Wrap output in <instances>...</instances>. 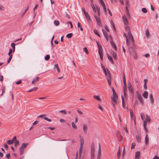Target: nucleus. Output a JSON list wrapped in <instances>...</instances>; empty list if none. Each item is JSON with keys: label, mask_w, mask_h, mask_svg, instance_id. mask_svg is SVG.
<instances>
[{"label": "nucleus", "mask_w": 159, "mask_h": 159, "mask_svg": "<svg viewBox=\"0 0 159 159\" xmlns=\"http://www.w3.org/2000/svg\"><path fill=\"white\" fill-rule=\"evenodd\" d=\"M121 98H122V106H123V107L124 108H125V101H124V97H123V96H121Z\"/></svg>", "instance_id": "obj_25"}, {"label": "nucleus", "mask_w": 159, "mask_h": 159, "mask_svg": "<svg viewBox=\"0 0 159 159\" xmlns=\"http://www.w3.org/2000/svg\"><path fill=\"white\" fill-rule=\"evenodd\" d=\"M142 95L145 98H147L148 96V92L147 91H144Z\"/></svg>", "instance_id": "obj_14"}, {"label": "nucleus", "mask_w": 159, "mask_h": 159, "mask_svg": "<svg viewBox=\"0 0 159 159\" xmlns=\"http://www.w3.org/2000/svg\"><path fill=\"white\" fill-rule=\"evenodd\" d=\"M94 16L95 18L96 21L97 22L99 26L101 25L100 20V18L98 16H97L95 14L94 15Z\"/></svg>", "instance_id": "obj_7"}, {"label": "nucleus", "mask_w": 159, "mask_h": 159, "mask_svg": "<svg viewBox=\"0 0 159 159\" xmlns=\"http://www.w3.org/2000/svg\"><path fill=\"white\" fill-rule=\"evenodd\" d=\"M93 32L94 33L96 34L98 36H99V37H100V35L98 34V32L97 30L96 29H94V30H93Z\"/></svg>", "instance_id": "obj_31"}, {"label": "nucleus", "mask_w": 159, "mask_h": 159, "mask_svg": "<svg viewBox=\"0 0 159 159\" xmlns=\"http://www.w3.org/2000/svg\"><path fill=\"white\" fill-rule=\"evenodd\" d=\"M54 23L56 26H57L59 24V22L58 20H55L54 22Z\"/></svg>", "instance_id": "obj_43"}, {"label": "nucleus", "mask_w": 159, "mask_h": 159, "mask_svg": "<svg viewBox=\"0 0 159 159\" xmlns=\"http://www.w3.org/2000/svg\"><path fill=\"white\" fill-rule=\"evenodd\" d=\"M54 67L57 69V70L58 73H59L60 72V70L57 64L54 65Z\"/></svg>", "instance_id": "obj_29"}, {"label": "nucleus", "mask_w": 159, "mask_h": 159, "mask_svg": "<svg viewBox=\"0 0 159 159\" xmlns=\"http://www.w3.org/2000/svg\"><path fill=\"white\" fill-rule=\"evenodd\" d=\"M50 58V56L49 54L47 55L45 57V59L46 61L48 60Z\"/></svg>", "instance_id": "obj_42"}, {"label": "nucleus", "mask_w": 159, "mask_h": 159, "mask_svg": "<svg viewBox=\"0 0 159 159\" xmlns=\"http://www.w3.org/2000/svg\"><path fill=\"white\" fill-rule=\"evenodd\" d=\"M111 54L112 55V56L115 59H117V56L116 54V52L114 51L111 52Z\"/></svg>", "instance_id": "obj_18"}, {"label": "nucleus", "mask_w": 159, "mask_h": 159, "mask_svg": "<svg viewBox=\"0 0 159 159\" xmlns=\"http://www.w3.org/2000/svg\"><path fill=\"white\" fill-rule=\"evenodd\" d=\"M101 147L100 143L98 144V155L97 159H100L101 157Z\"/></svg>", "instance_id": "obj_5"}, {"label": "nucleus", "mask_w": 159, "mask_h": 159, "mask_svg": "<svg viewBox=\"0 0 159 159\" xmlns=\"http://www.w3.org/2000/svg\"><path fill=\"white\" fill-rule=\"evenodd\" d=\"M7 144L9 145H11L13 143V140H9L7 142Z\"/></svg>", "instance_id": "obj_39"}, {"label": "nucleus", "mask_w": 159, "mask_h": 159, "mask_svg": "<svg viewBox=\"0 0 159 159\" xmlns=\"http://www.w3.org/2000/svg\"><path fill=\"white\" fill-rule=\"evenodd\" d=\"M95 148L93 146L91 147V159H94Z\"/></svg>", "instance_id": "obj_4"}, {"label": "nucleus", "mask_w": 159, "mask_h": 159, "mask_svg": "<svg viewBox=\"0 0 159 159\" xmlns=\"http://www.w3.org/2000/svg\"><path fill=\"white\" fill-rule=\"evenodd\" d=\"M130 117L131 118L133 117L134 116V114L133 112V111L132 110H130Z\"/></svg>", "instance_id": "obj_45"}, {"label": "nucleus", "mask_w": 159, "mask_h": 159, "mask_svg": "<svg viewBox=\"0 0 159 159\" xmlns=\"http://www.w3.org/2000/svg\"><path fill=\"white\" fill-rule=\"evenodd\" d=\"M11 46L13 48V52H14L15 51V44L14 43H12L11 44Z\"/></svg>", "instance_id": "obj_27"}, {"label": "nucleus", "mask_w": 159, "mask_h": 159, "mask_svg": "<svg viewBox=\"0 0 159 159\" xmlns=\"http://www.w3.org/2000/svg\"><path fill=\"white\" fill-rule=\"evenodd\" d=\"M14 143L15 146L16 147L17 146L19 145V142L18 140H15Z\"/></svg>", "instance_id": "obj_33"}, {"label": "nucleus", "mask_w": 159, "mask_h": 159, "mask_svg": "<svg viewBox=\"0 0 159 159\" xmlns=\"http://www.w3.org/2000/svg\"><path fill=\"white\" fill-rule=\"evenodd\" d=\"M28 145V143H22V146L20 147L19 148V151L20 154L22 155L24 152V149Z\"/></svg>", "instance_id": "obj_2"}, {"label": "nucleus", "mask_w": 159, "mask_h": 159, "mask_svg": "<svg viewBox=\"0 0 159 159\" xmlns=\"http://www.w3.org/2000/svg\"><path fill=\"white\" fill-rule=\"evenodd\" d=\"M127 31V33H128V34L129 37L131 39L132 42L134 43V39H133V36L132 34H131V33L130 30H128Z\"/></svg>", "instance_id": "obj_9"}, {"label": "nucleus", "mask_w": 159, "mask_h": 159, "mask_svg": "<svg viewBox=\"0 0 159 159\" xmlns=\"http://www.w3.org/2000/svg\"><path fill=\"white\" fill-rule=\"evenodd\" d=\"M117 157L118 158H119L120 156V147H119V149L118 151L117 152Z\"/></svg>", "instance_id": "obj_36"}, {"label": "nucleus", "mask_w": 159, "mask_h": 159, "mask_svg": "<svg viewBox=\"0 0 159 159\" xmlns=\"http://www.w3.org/2000/svg\"><path fill=\"white\" fill-rule=\"evenodd\" d=\"M144 88L145 90L147 89V84H146V83H144Z\"/></svg>", "instance_id": "obj_58"}, {"label": "nucleus", "mask_w": 159, "mask_h": 159, "mask_svg": "<svg viewBox=\"0 0 159 159\" xmlns=\"http://www.w3.org/2000/svg\"><path fill=\"white\" fill-rule=\"evenodd\" d=\"M4 147L6 149H8V146L7 145V144H4Z\"/></svg>", "instance_id": "obj_63"}, {"label": "nucleus", "mask_w": 159, "mask_h": 159, "mask_svg": "<svg viewBox=\"0 0 159 159\" xmlns=\"http://www.w3.org/2000/svg\"><path fill=\"white\" fill-rule=\"evenodd\" d=\"M126 8L127 9H128L127 7L129 6L128 0H126Z\"/></svg>", "instance_id": "obj_46"}, {"label": "nucleus", "mask_w": 159, "mask_h": 159, "mask_svg": "<svg viewBox=\"0 0 159 159\" xmlns=\"http://www.w3.org/2000/svg\"><path fill=\"white\" fill-rule=\"evenodd\" d=\"M39 78L38 77H37L36 78H35L32 81V84H34V82H36L39 81Z\"/></svg>", "instance_id": "obj_19"}, {"label": "nucleus", "mask_w": 159, "mask_h": 159, "mask_svg": "<svg viewBox=\"0 0 159 159\" xmlns=\"http://www.w3.org/2000/svg\"><path fill=\"white\" fill-rule=\"evenodd\" d=\"M107 55L108 59L111 61V63L113 64L114 62L112 57L107 53Z\"/></svg>", "instance_id": "obj_15"}, {"label": "nucleus", "mask_w": 159, "mask_h": 159, "mask_svg": "<svg viewBox=\"0 0 159 159\" xmlns=\"http://www.w3.org/2000/svg\"><path fill=\"white\" fill-rule=\"evenodd\" d=\"M136 137L137 141L139 143H140L141 142V138L140 136L139 135H136Z\"/></svg>", "instance_id": "obj_24"}, {"label": "nucleus", "mask_w": 159, "mask_h": 159, "mask_svg": "<svg viewBox=\"0 0 159 159\" xmlns=\"http://www.w3.org/2000/svg\"><path fill=\"white\" fill-rule=\"evenodd\" d=\"M4 10V7L1 5H0V11L3 10Z\"/></svg>", "instance_id": "obj_59"}, {"label": "nucleus", "mask_w": 159, "mask_h": 159, "mask_svg": "<svg viewBox=\"0 0 159 159\" xmlns=\"http://www.w3.org/2000/svg\"><path fill=\"white\" fill-rule=\"evenodd\" d=\"M67 23L70 24V28H73L72 24V22L71 21H69L67 22Z\"/></svg>", "instance_id": "obj_52"}, {"label": "nucleus", "mask_w": 159, "mask_h": 159, "mask_svg": "<svg viewBox=\"0 0 159 159\" xmlns=\"http://www.w3.org/2000/svg\"><path fill=\"white\" fill-rule=\"evenodd\" d=\"M96 9L97 11H100V9L99 7L98 6H96Z\"/></svg>", "instance_id": "obj_55"}, {"label": "nucleus", "mask_w": 159, "mask_h": 159, "mask_svg": "<svg viewBox=\"0 0 159 159\" xmlns=\"http://www.w3.org/2000/svg\"><path fill=\"white\" fill-rule=\"evenodd\" d=\"M146 35L148 37L149 35V33L148 30L146 31Z\"/></svg>", "instance_id": "obj_57"}, {"label": "nucleus", "mask_w": 159, "mask_h": 159, "mask_svg": "<svg viewBox=\"0 0 159 159\" xmlns=\"http://www.w3.org/2000/svg\"><path fill=\"white\" fill-rule=\"evenodd\" d=\"M147 122H148L146 121V120H143V127L144 129H145L146 132L148 131V129H147L146 127Z\"/></svg>", "instance_id": "obj_17"}, {"label": "nucleus", "mask_w": 159, "mask_h": 159, "mask_svg": "<svg viewBox=\"0 0 159 159\" xmlns=\"http://www.w3.org/2000/svg\"><path fill=\"white\" fill-rule=\"evenodd\" d=\"M99 1L100 2V3H101V4H102V6H103V5H105L104 2H103V1L102 0H101Z\"/></svg>", "instance_id": "obj_61"}, {"label": "nucleus", "mask_w": 159, "mask_h": 159, "mask_svg": "<svg viewBox=\"0 0 159 159\" xmlns=\"http://www.w3.org/2000/svg\"><path fill=\"white\" fill-rule=\"evenodd\" d=\"M59 112V113H61L64 115H66L67 114V112L65 110L60 111Z\"/></svg>", "instance_id": "obj_35"}, {"label": "nucleus", "mask_w": 159, "mask_h": 159, "mask_svg": "<svg viewBox=\"0 0 159 159\" xmlns=\"http://www.w3.org/2000/svg\"><path fill=\"white\" fill-rule=\"evenodd\" d=\"M124 35L126 37V44H127L128 45H129V42H128V37L126 35V34H124Z\"/></svg>", "instance_id": "obj_38"}, {"label": "nucleus", "mask_w": 159, "mask_h": 159, "mask_svg": "<svg viewBox=\"0 0 159 159\" xmlns=\"http://www.w3.org/2000/svg\"><path fill=\"white\" fill-rule=\"evenodd\" d=\"M102 31L103 32V34L106 38L107 40H108V37L107 33V32L105 31L104 30H102Z\"/></svg>", "instance_id": "obj_12"}, {"label": "nucleus", "mask_w": 159, "mask_h": 159, "mask_svg": "<svg viewBox=\"0 0 159 159\" xmlns=\"http://www.w3.org/2000/svg\"><path fill=\"white\" fill-rule=\"evenodd\" d=\"M71 125L73 128L75 129H77V126L75 125L74 122H72L71 123Z\"/></svg>", "instance_id": "obj_30"}, {"label": "nucleus", "mask_w": 159, "mask_h": 159, "mask_svg": "<svg viewBox=\"0 0 159 159\" xmlns=\"http://www.w3.org/2000/svg\"><path fill=\"white\" fill-rule=\"evenodd\" d=\"M145 144L148 145L149 143V137L148 134H147L145 138Z\"/></svg>", "instance_id": "obj_13"}, {"label": "nucleus", "mask_w": 159, "mask_h": 159, "mask_svg": "<svg viewBox=\"0 0 159 159\" xmlns=\"http://www.w3.org/2000/svg\"><path fill=\"white\" fill-rule=\"evenodd\" d=\"M21 83V80H20L18 81L16 83V84H20Z\"/></svg>", "instance_id": "obj_56"}, {"label": "nucleus", "mask_w": 159, "mask_h": 159, "mask_svg": "<svg viewBox=\"0 0 159 159\" xmlns=\"http://www.w3.org/2000/svg\"><path fill=\"white\" fill-rule=\"evenodd\" d=\"M122 18L124 20V24L126 25H128V20L126 17L125 15H124L122 16Z\"/></svg>", "instance_id": "obj_8"}, {"label": "nucleus", "mask_w": 159, "mask_h": 159, "mask_svg": "<svg viewBox=\"0 0 159 159\" xmlns=\"http://www.w3.org/2000/svg\"><path fill=\"white\" fill-rule=\"evenodd\" d=\"M83 148L80 147V149L79 150V157H80L81 156V154L82 152V150H83Z\"/></svg>", "instance_id": "obj_28"}, {"label": "nucleus", "mask_w": 159, "mask_h": 159, "mask_svg": "<svg viewBox=\"0 0 159 159\" xmlns=\"http://www.w3.org/2000/svg\"><path fill=\"white\" fill-rule=\"evenodd\" d=\"M123 82L124 85L125 86H126V79H123Z\"/></svg>", "instance_id": "obj_60"}, {"label": "nucleus", "mask_w": 159, "mask_h": 159, "mask_svg": "<svg viewBox=\"0 0 159 159\" xmlns=\"http://www.w3.org/2000/svg\"><path fill=\"white\" fill-rule=\"evenodd\" d=\"M110 43L111 44V45L112 47L113 48H114V49L115 50H116L117 48H116V45L112 41H110Z\"/></svg>", "instance_id": "obj_16"}, {"label": "nucleus", "mask_w": 159, "mask_h": 159, "mask_svg": "<svg viewBox=\"0 0 159 159\" xmlns=\"http://www.w3.org/2000/svg\"><path fill=\"white\" fill-rule=\"evenodd\" d=\"M140 116L142 120H144V118L145 117L144 115L142 113H141L140 114Z\"/></svg>", "instance_id": "obj_47"}, {"label": "nucleus", "mask_w": 159, "mask_h": 159, "mask_svg": "<svg viewBox=\"0 0 159 159\" xmlns=\"http://www.w3.org/2000/svg\"><path fill=\"white\" fill-rule=\"evenodd\" d=\"M137 97L138 99L139 100L141 104L142 105H143L144 104V102L143 100L142 97L141 96V95L139 94H137Z\"/></svg>", "instance_id": "obj_6"}, {"label": "nucleus", "mask_w": 159, "mask_h": 159, "mask_svg": "<svg viewBox=\"0 0 159 159\" xmlns=\"http://www.w3.org/2000/svg\"><path fill=\"white\" fill-rule=\"evenodd\" d=\"M126 26L125 27V29L127 31L129 30H130L129 28V26L126 25Z\"/></svg>", "instance_id": "obj_62"}, {"label": "nucleus", "mask_w": 159, "mask_h": 159, "mask_svg": "<svg viewBox=\"0 0 159 159\" xmlns=\"http://www.w3.org/2000/svg\"><path fill=\"white\" fill-rule=\"evenodd\" d=\"M88 127L86 125L84 124L83 126V130L85 134L87 133V129Z\"/></svg>", "instance_id": "obj_10"}, {"label": "nucleus", "mask_w": 159, "mask_h": 159, "mask_svg": "<svg viewBox=\"0 0 159 159\" xmlns=\"http://www.w3.org/2000/svg\"><path fill=\"white\" fill-rule=\"evenodd\" d=\"M93 97L94 98L97 99V100L101 101V100L100 99L99 96H98L94 95Z\"/></svg>", "instance_id": "obj_37"}, {"label": "nucleus", "mask_w": 159, "mask_h": 159, "mask_svg": "<svg viewBox=\"0 0 159 159\" xmlns=\"http://www.w3.org/2000/svg\"><path fill=\"white\" fill-rule=\"evenodd\" d=\"M83 50L87 54H88L89 51L86 48H84L83 49Z\"/></svg>", "instance_id": "obj_44"}, {"label": "nucleus", "mask_w": 159, "mask_h": 159, "mask_svg": "<svg viewBox=\"0 0 159 159\" xmlns=\"http://www.w3.org/2000/svg\"><path fill=\"white\" fill-rule=\"evenodd\" d=\"M136 145V144L135 143H133L132 144V145H131V149H134L135 146Z\"/></svg>", "instance_id": "obj_48"}, {"label": "nucleus", "mask_w": 159, "mask_h": 159, "mask_svg": "<svg viewBox=\"0 0 159 159\" xmlns=\"http://www.w3.org/2000/svg\"><path fill=\"white\" fill-rule=\"evenodd\" d=\"M80 143H84V139L83 137L80 136Z\"/></svg>", "instance_id": "obj_32"}, {"label": "nucleus", "mask_w": 159, "mask_h": 159, "mask_svg": "<svg viewBox=\"0 0 159 159\" xmlns=\"http://www.w3.org/2000/svg\"><path fill=\"white\" fill-rule=\"evenodd\" d=\"M98 53L99 54L102 53V46L98 48Z\"/></svg>", "instance_id": "obj_26"}, {"label": "nucleus", "mask_w": 159, "mask_h": 159, "mask_svg": "<svg viewBox=\"0 0 159 159\" xmlns=\"http://www.w3.org/2000/svg\"><path fill=\"white\" fill-rule=\"evenodd\" d=\"M129 51L131 55L134 56L135 55V53L134 51H131L130 49H129Z\"/></svg>", "instance_id": "obj_40"}, {"label": "nucleus", "mask_w": 159, "mask_h": 159, "mask_svg": "<svg viewBox=\"0 0 159 159\" xmlns=\"http://www.w3.org/2000/svg\"><path fill=\"white\" fill-rule=\"evenodd\" d=\"M44 119L45 120L48 121L49 122L51 121V120L49 118H48V117H45L44 118Z\"/></svg>", "instance_id": "obj_51"}, {"label": "nucleus", "mask_w": 159, "mask_h": 159, "mask_svg": "<svg viewBox=\"0 0 159 159\" xmlns=\"http://www.w3.org/2000/svg\"><path fill=\"white\" fill-rule=\"evenodd\" d=\"M72 35L73 34L72 33L68 34L66 35V37L68 38H70L72 37Z\"/></svg>", "instance_id": "obj_34"}, {"label": "nucleus", "mask_w": 159, "mask_h": 159, "mask_svg": "<svg viewBox=\"0 0 159 159\" xmlns=\"http://www.w3.org/2000/svg\"><path fill=\"white\" fill-rule=\"evenodd\" d=\"M103 7L104 9V11L105 13H106V8L105 5H104L103 6Z\"/></svg>", "instance_id": "obj_53"}, {"label": "nucleus", "mask_w": 159, "mask_h": 159, "mask_svg": "<svg viewBox=\"0 0 159 159\" xmlns=\"http://www.w3.org/2000/svg\"><path fill=\"white\" fill-rule=\"evenodd\" d=\"M149 98L151 101V103L153 104L154 102V100L153 97V95L151 93L149 95Z\"/></svg>", "instance_id": "obj_11"}, {"label": "nucleus", "mask_w": 159, "mask_h": 159, "mask_svg": "<svg viewBox=\"0 0 159 159\" xmlns=\"http://www.w3.org/2000/svg\"><path fill=\"white\" fill-rule=\"evenodd\" d=\"M128 89H129V91L130 92H131L132 93V94H134L133 90V89L132 88H129Z\"/></svg>", "instance_id": "obj_49"}, {"label": "nucleus", "mask_w": 159, "mask_h": 159, "mask_svg": "<svg viewBox=\"0 0 159 159\" xmlns=\"http://www.w3.org/2000/svg\"><path fill=\"white\" fill-rule=\"evenodd\" d=\"M84 15L87 19V20L88 21H90L91 20L90 16L89 15L88 13L87 12V13H86L85 14H84Z\"/></svg>", "instance_id": "obj_20"}, {"label": "nucleus", "mask_w": 159, "mask_h": 159, "mask_svg": "<svg viewBox=\"0 0 159 159\" xmlns=\"http://www.w3.org/2000/svg\"><path fill=\"white\" fill-rule=\"evenodd\" d=\"M82 11H83V12H84V14H85L86 13H87V12H86L85 11V9L84 8H82Z\"/></svg>", "instance_id": "obj_64"}, {"label": "nucleus", "mask_w": 159, "mask_h": 159, "mask_svg": "<svg viewBox=\"0 0 159 159\" xmlns=\"http://www.w3.org/2000/svg\"><path fill=\"white\" fill-rule=\"evenodd\" d=\"M146 121L148 122H150L151 121V119L150 118V116H148L147 114L146 115Z\"/></svg>", "instance_id": "obj_22"}, {"label": "nucleus", "mask_w": 159, "mask_h": 159, "mask_svg": "<svg viewBox=\"0 0 159 159\" xmlns=\"http://www.w3.org/2000/svg\"><path fill=\"white\" fill-rule=\"evenodd\" d=\"M102 67L104 72L105 74L108 77L107 78V80L109 85L110 86L111 84V74L110 73L109 70L107 68L105 69V67L102 64H101Z\"/></svg>", "instance_id": "obj_1"}, {"label": "nucleus", "mask_w": 159, "mask_h": 159, "mask_svg": "<svg viewBox=\"0 0 159 159\" xmlns=\"http://www.w3.org/2000/svg\"><path fill=\"white\" fill-rule=\"evenodd\" d=\"M12 51H13V50H12V49L11 48H10L9 49V51L8 53V55H11V54L12 52Z\"/></svg>", "instance_id": "obj_50"}, {"label": "nucleus", "mask_w": 159, "mask_h": 159, "mask_svg": "<svg viewBox=\"0 0 159 159\" xmlns=\"http://www.w3.org/2000/svg\"><path fill=\"white\" fill-rule=\"evenodd\" d=\"M100 55V58L101 60H103V55H102V53H100V54H99Z\"/></svg>", "instance_id": "obj_54"}, {"label": "nucleus", "mask_w": 159, "mask_h": 159, "mask_svg": "<svg viewBox=\"0 0 159 159\" xmlns=\"http://www.w3.org/2000/svg\"><path fill=\"white\" fill-rule=\"evenodd\" d=\"M118 98V97L117 94H113L111 97V100L116 104L117 102Z\"/></svg>", "instance_id": "obj_3"}, {"label": "nucleus", "mask_w": 159, "mask_h": 159, "mask_svg": "<svg viewBox=\"0 0 159 159\" xmlns=\"http://www.w3.org/2000/svg\"><path fill=\"white\" fill-rule=\"evenodd\" d=\"M142 11L144 13H146L148 11L145 8H143L142 9Z\"/></svg>", "instance_id": "obj_41"}, {"label": "nucleus", "mask_w": 159, "mask_h": 159, "mask_svg": "<svg viewBox=\"0 0 159 159\" xmlns=\"http://www.w3.org/2000/svg\"><path fill=\"white\" fill-rule=\"evenodd\" d=\"M38 89V88L37 87H35L30 89L28 91V92H30L33 91H35L37 90Z\"/></svg>", "instance_id": "obj_23"}, {"label": "nucleus", "mask_w": 159, "mask_h": 159, "mask_svg": "<svg viewBox=\"0 0 159 159\" xmlns=\"http://www.w3.org/2000/svg\"><path fill=\"white\" fill-rule=\"evenodd\" d=\"M140 157V152H137L135 153V158L136 159L139 158Z\"/></svg>", "instance_id": "obj_21"}]
</instances>
